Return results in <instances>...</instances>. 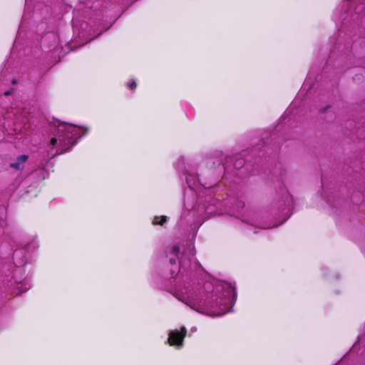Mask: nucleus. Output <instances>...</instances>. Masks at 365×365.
Wrapping results in <instances>:
<instances>
[{"instance_id": "1", "label": "nucleus", "mask_w": 365, "mask_h": 365, "mask_svg": "<svg viewBox=\"0 0 365 365\" xmlns=\"http://www.w3.org/2000/svg\"><path fill=\"white\" fill-rule=\"evenodd\" d=\"M57 129L56 136L52 138L50 145L56 148L53 156L63 154L77 143V138H81V129L73 125L59 123L55 125Z\"/></svg>"}, {"instance_id": "2", "label": "nucleus", "mask_w": 365, "mask_h": 365, "mask_svg": "<svg viewBox=\"0 0 365 365\" xmlns=\"http://www.w3.org/2000/svg\"><path fill=\"white\" fill-rule=\"evenodd\" d=\"M177 297L179 300L183 302L193 309H195V307L197 305H207V298L205 297L204 292H199L198 293L191 292L190 290L186 291L185 293L181 292Z\"/></svg>"}, {"instance_id": "3", "label": "nucleus", "mask_w": 365, "mask_h": 365, "mask_svg": "<svg viewBox=\"0 0 365 365\" xmlns=\"http://www.w3.org/2000/svg\"><path fill=\"white\" fill-rule=\"evenodd\" d=\"M187 331L185 327L181 329V331L178 330L171 331L169 334L168 343L171 346H176L181 347L183 344V339L186 335Z\"/></svg>"}, {"instance_id": "4", "label": "nucleus", "mask_w": 365, "mask_h": 365, "mask_svg": "<svg viewBox=\"0 0 365 365\" xmlns=\"http://www.w3.org/2000/svg\"><path fill=\"white\" fill-rule=\"evenodd\" d=\"M237 217L247 224L250 223V211L249 209H244L243 202H239L237 205Z\"/></svg>"}, {"instance_id": "5", "label": "nucleus", "mask_w": 365, "mask_h": 365, "mask_svg": "<svg viewBox=\"0 0 365 365\" xmlns=\"http://www.w3.org/2000/svg\"><path fill=\"white\" fill-rule=\"evenodd\" d=\"M357 2V0H354L353 1H350L349 0H345L342 2V9H344L345 11H344V14L346 15H350V16L353 19H355V18L354 17V14L352 13V10L350 7L351 4V5H355Z\"/></svg>"}, {"instance_id": "6", "label": "nucleus", "mask_w": 365, "mask_h": 365, "mask_svg": "<svg viewBox=\"0 0 365 365\" xmlns=\"http://www.w3.org/2000/svg\"><path fill=\"white\" fill-rule=\"evenodd\" d=\"M28 160V156L26 155H20L16 162L11 163V167L16 170H20L23 167V164Z\"/></svg>"}, {"instance_id": "7", "label": "nucleus", "mask_w": 365, "mask_h": 365, "mask_svg": "<svg viewBox=\"0 0 365 365\" xmlns=\"http://www.w3.org/2000/svg\"><path fill=\"white\" fill-rule=\"evenodd\" d=\"M167 220L166 216H161L160 217H155L153 220V224L163 225Z\"/></svg>"}, {"instance_id": "8", "label": "nucleus", "mask_w": 365, "mask_h": 365, "mask_svg": "<svg viewBox=\"0 0 365 365\" xmlns=\"http://www.w3.org/2000/svg\"><path fill=\"white\" fill-rule=\"evenodd\" d=\"M364 9V5L359 4V5L356 6L355 8H354V14L358 15L360 13H361Z\"/></svg>"}, {"instance_id": "9", "label": "nucleus", "mask_w": 365, "mask_h": 365, "mask_svg": "<svg viewBox=\"0 0 365 365\" xmlns=\"http://www.w3.org/2000/svg\"><path fill=\"white\" fill-rule=\"evenodd\" d=\"M127 86L130 89L134 90L137 86V83H136L135 81L133 80L132 82H128L127 83Z\"/></svg>"}, {"instance_id": "10", "label": "nucleus", "mask_w": 365, "mask_h": 365, "mask_svg": "<svg viewBox=\"0 0 365 365\" xmlns=\"http://www.w3.org/2000/svg\"><path fill=\"white\" fill-rule=\"evenodd\" d=\"M288 217H289V216H286V217L283 219V220H282L280 223H279V224L273 225H272V226H271V225L264 226V227H263V228H271V227H277V226H278V225H281L282 223H283L284 222H285V221L287 220V218H288Z\"/></svg>"}, {"instance_id": "11", "label": "nucleus", "mask_w": 365, "mask_h": 365, "mask_svg": "<svg viewBox=\"0 0 365 365\" xmlns=\"http://www.w3.org/2000/svg\"><path fill=\"white\" fill-rule=\"evenodd\" d=\"M292 202V197L288 195L286 197V200H285L286 206L289 207L291 205Z\"/></svg>"}, {"instance_id": "12", "label": "nucleus", "mask_w": 365, "mask_h": 365, "mask_svg": "<svg viewBox=\"0 0 365 365\" xmlns=\"http://www.w3.org/2000/svg\"><path fill=\"white\" fill-rule=\"evenodd\" d=\"M204 289L207 291H208L209 289H212V285L210 284V283H205L204 284Z\"/></svg>"}, {"instance_id": "13", "label": "nucleus", "mask_w": 365, "mask_h": 365, "mask_svg": "<svg viewBox=\"0 0 365 365\" xmlns=\"http://www.w3.org/2000/svg\"><path fill=\"white\" fill-rule=\"evenodd\" d=\"M179 252V247L178 246H174L172 249V253L176 255Z\"/></svg>"}, {"instance_id": "14", "label": "nucleus", "mask_w": 365, "mask_h": 365, "mask_svg": "<svg viewBox=\"0 0 365 365\" xmlns=\"http://www.w3.org/2000/svg\"><path fill=\"white\" fill-rule=\"evenodd\" d=\"M4 94H5L6 96H9V95H11V91H6V92L4 93Z\"/></svg>"}, {"instance_id": "15", "label": "nucleus", "mask_w": 365, "mask_h": 365, "mask_svg": "<svg viewBox=\"0 0 365 365\" xmlns=\"http://www.w3.org/2000/svg\"><path fill=\"white\" fill-rule=\"evenodd\" d=\"M170 263H171V264H175V259H173V258H171V259H170Z\"/></svg>"}, {"instance_id": "16", "label": "nucleus", "mask_w": 365, "mask_h": 365, "mask_svg": "<svg viewBox=\"0 0 365 365\" xmlns=\"http://www.w3.org/2000/svg\"><path fill=\"white\" fill-rule=\"evenodd\" d=\"M339 9V8L336 9V10L334 11V15H337L336 13L338 12Z\"/></svg>"}, {"instance_id": "17", "label": "nucleus", "mask_w": 365, "mask_h": 365, "mask_svg": "<svg viewBox=\"0 0 365 365\" xmlns=\"http://www.w3.org/2000/svg\"><path fill=\"white\" fill-rule=\"evenodd\" d=\"M226 286H227V287L230 289V291H231V292H233V291H234V290H232V289H231V287L229 286V284H226Z\"/></svg>"}, {"instance_id": "18", "label": "nucleus", "mask_w": 365, "mask_h": 365, "mask_svg": "<svg viewBox=\"0 0 365 365\" xmlns=\"http://www.w3.org/2000/svg\"><path fill=\"white\" fill-rule=\"evenodd\" d=\"M24 264V261H23L21 263H19V265L20 266V265H22V264Z\"/></svg>"}, {"instance_id": "19", "label": "nucleus", "mask_w": 365, "mask_h": 365, "mask_svg": "<svg viewBox=\"0 0 365 365\" xmlns=\"http://www.w3.org/2000/svg\"><path fill=\"white\" fill-rule=\"evenodd\" d=\"M341 17H342V16L340 15V16H339L337 18H338V19L339 20Z\"/></svg>"}]
</instances>
